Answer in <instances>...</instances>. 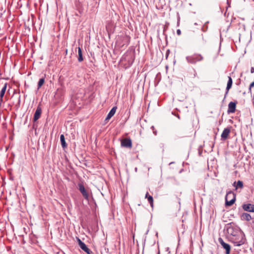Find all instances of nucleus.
Here are the masks:
<instances>
[{"mask_svg": "<svg viewBox=\"0 0 254 254\" xmlns=\"http://www.w3.org/2000/svg\"><path fill=\"white\" fill-rule=\"evenodd\" d=\"M237 235L230 238L231 241L236 246H240L245 243V235L244 233L241 231L238 232Z\"/></svg>", "mask_w": 254, "mask_h": 254, "instance_id": "1", "label": "nucleus"}, {"mask_svg": "<svg viewBox=\"0 0 254 254\" xmlns=\"http://www.w3.org/2000/svg\"><path fill=\"white\" fill-rule=\"evenodd\" d=\"M236 200V194L234 191H228L225 196L226 206H231Z\"/></svg>", "mask_w": 254, "mask_h": 254, "instance_id": "2", "label": "nucleus"}, {"mask_svg": "<svg viewBox=\"0 0 254 254\" xmlns=\"http://www.w3.org/2000/svg\"><path fill=\"white\" fill-rule=\"evenodd\" d=\"M187 61L191 64H195L198 62L203 60V57L199 54H195L193 55L187 56L186 58Z\"/></svg>", "mask_w": 254, "mask_h": 254, "instance_id": "3", "label": "nucleus"}, {"mask_svg": "<svg viewBox=\"0 0 254 254\" xmlns=\"http://www.w3.org/2000/svg\"><path fill=\"white\" fill-rule=\"evenodd\" d=\"M241 231L238 228L234 227L231 225H229L227 227V233L231 237L236 236L238 233V232H240Z\"/></svg>", "mask_w": 254, "mask_h": 254, "instance_id": "4", "label": "nucleus"}, {"mask_svg": "<svg viewBox=\"0 0 254 254\" xmlns=\"http://www.w3.org/2000/svg\"><path fill=\"white\" fill-rule=\"evenodd\" d=\"M242 207L244 211L250 212H254V204H253L244 203Z\"/></svg>", "mask_w": 254, "mask_h": 254, "instance_id": "5", "label": "nucleus"}, {"mask_svg": "<svg viewBox=\"0 0 254 254\" xmlns=\"http://www.w3.org/2000/svg\"><path fill=\"white\" fill-rule=\"evenodd\" d=\"M77 241L80 248L87 254H90V250L87 247L86 245L79 238H77Z\"/></svg>", "mask_w": 254, "mask_h": 254, "instance_id": "6", "label": "nucleus"}, {"mask_svg": "<svg viewBox=\"0 0 254 254\" xmlns=\"http://www.w3.org/2000/svg\"><path fill=\"white\" fill-rule=\"evenodd\" d=\"M219 242L223 247V248L226 250V254H229L230 252V246L229 244L225 243L222 238L219 239Z\"/></svg>", "mask_w": 254, "mask_h": 254, "instance_id": "7", "label": "nucleus"}, {"mask_svg": "<svg viewBox=\"0 0 254 254\" xmlns=\"http://www.w3.org/2000/svg\"><path fill=\"white\" fill-rule=\"evenodd\" d=\"M121 145L127 148H131L132 147L131 140L129 138H125L121 142Z\"/></svg>", "mask_w": 254, "mask_h": 254, "instance_id": "8", "label": "nucleus"}, {"mask_svg": "<svg viewBox=\"0 0 254 254\" xmlns=\"http://www.w3.org/2000/svg\"><path fill=\"white\" fill-rule=\"evenodd\" d=\"M230 132V129L228 127L225 128L223 130L221 137L222 140H225L228 137L229 134Z\"/></svg>", "mask_w": 254, "mask_h": 254, "instance_id": "9", "label": "nucleus"}, {"mask_svg": "<svg viewBox=\"0 0 254 254\" xmlns=\"http://www.w3.org/2000/svg\"><path fill=\"white\" fill-rule=\"evenodd\" d=\"M42 110L41 108L40 107H38L34 115L33 121L34 122H36L38 120L41 115Z\"/></svg>", "mask_w": 254, "mask_h": 254, "instance_id": "10", "label": "nucleus"}, {"mask_svg": "<svg viewBox=\"0 0 254 254\" xmlns=\"http://www.w3.org/2000/svg\"><path fill=\"white\" fill-rule=\"evenodd\" d=\"M236 103L233 102H231L228 104V113H233L235 112L236 110Z\"/></svg>", "mask_w": 254, "mask_h": 254, "instance_id": "11", "label": "nucleus"}, {"mask_svg": "<svg viewBox=\"0 0 254 254\" xmlns=\"http://www.w3.org/2000/svg\"><path fill=\"white\" fill-rule=\"evenodd\" d=\"M117 107L115 106L112 108L109 113H108L107 117L105 119V121L110 120L115 114Z\"/></svg>", "mask_w": 254, "mask_h": 254, "instance_id": "12", "label": "nucleus"}, {"mask_svg": "<svg viewBox=\"0 0 254 254\" xmlns=\"http://www.w3.org/2000/svg\"><path fill=\"white\" fill-rule=\"evenodd\" d=\"M232 83H233V80H232V78L230 76H228V81L227 87H226L227 91L225 93V97H226V95L227 94L229 89L231 88Z\"/></svg>", "mask_w": 254, "mask_h": 254, "instance_id": "13", "label": "nucleus"}, {"mask_svg": "<svg viewBox=\"0 0 254 254\" xmlns=\"http://www.w3.org/2000/svg\"><path fill=\"white\" fill-rule=\"evenodd\" d=\"M7 88V84L5 83L3 87L2 88L0 92V102H2L3 101V97L5 92L6 89Z\"/></svg>", "mask_w": 254, "mask_h": 254, "instance_id": "14", "label": "nucleus"}, {"mask_svg": "<svg viewBox=\"0 0 254 254\" xmlns=\"http://www.w3.org/2000/svg\"><path fill=\"white\" fill-rule=\"evenodd\" d=\"M145 198L147 199L148 202L149 203L150 206L152 208L153 207V197L149 195L148 192H147L145 194Z\"/></svg>", "mask_w": 254, "mask_h": 254, "instance_id": "15", "label": "nucleus"}, {"mask_svg": "<svg viewBox=\"0 0 254 254\" xmlns=\"http://www.w3.org/2000/svg\"><path fill=\"white\" fill-rule=\"evenodd\" d=\"M241 218L243 220H245L246 221H250L252 219V217L251 215L247 213H243L242 214Z\"/></svg>", "mask_w": 254, "mask_h": 254, "instance_id": "16", "label": "nucleus"}, {"mask_svg": "<svg viewBox=\"0 0 254 254\" xmlns=\"http://www.w3.org/2000/svg\"><path fill=\"white\" fill-rule=\"evenodd\" d=\"M83 61V58L82 56V50L80 47L78 48V61L81 62Z\"/></svg>", "mask_w": 254, "mask_h": 254, "instance_id": "17", "label": "nucleus"}, {"mask_svg": "<svg viewBox=\"0 0 254 254\" xmlns=\"http://www.w3.org/2000/svg\"><path fill=\"white\" fill-rule=\"evenodd\" d=\"M83 196L88 201L90 200L91 191H81Z\"/></svg>", "mask_w": 254, "mask_h": 254, "instance_id": "18", "label": "nucleus"}, {"mask_svg": "<svg viewBox=\"0 0 254 254\" xmlns=\"http://www.w3.org/2000/svg\"><path fill=\"white\" fill-rule=\"evenodd\" d=\"M60 140L62 147L64 148L66 147L67 144L66 143L64 136V134H61L60 136Z\"/></svg>", "mask_w": 254, "mask_h": 254, "instance_id": "19", "label": "nucleus"}, {"mask_svg": "<svg viewBox=\"0 0 254 254\" xmlns=\"http://www.w3.org/2000/svg\"><path fill=\"white\" fill-rule=\"evenodd\" d=\"M234 184L235 185L236 182H234ZM243 186V182L241 181H238L237 182V183H236V185H235V189L237 190L238 189H242Z\"/></svg>", "mask_w": 254, "mask_h": 254, "instance_id": "20", "label": "nucleus"}, {"mask_svg": "<svg viewBox=\"0 0 254 254\" xmlns=\"http://www.w3.org/2000/svg\"><path fill=\"white\" fill-rule=\"evenodd\" d=\"M45 82V78H41L39 79L38 83V89H39L44 83Z\"/></svg>", "mask_w": 254, "mask_h": 254, "instance_id": "21", "label": "nucleus"}, {"mask_svg": "<svg viewBox=\"0 0 254 254\" xmlns=\"http://www.w3.org/2000/svg\"><path fill=\"white\" fill-rule=\"evenodd\" d=\"M79 190H85L84 186L81 184H79Z\"/></svg>", "mask_w": 254, "mask_h": 254, "instance_id": "22", "label": "nucleus"}, {"mask_svg": "<svg viewBox=\"0 0 254 254\" xmlns=\"http://www.w3.org/2000/svg\"><path fill=\"white\" fill-rule=\"evenodd\" d=\"M181 33V31L180 29H178L177 30V34L178 35H180Z\"/></svg>", "mask_w": 254, "mask_h": 254, "instance_id": "23", "label": "nucleus"}, {"mask_svg": "<svg viewBox=\"0 0 254 254\" xmlns=\"http://www.w3.org/2000/svg\"><path fill=\"white\" fill-rule=\"evenodd\" d=\"M251 72L252 73H254V67H251Z\"/></svg>", "mask_w": 254, "mask_h": 254, "instance_id": "24", "label": "nucleus"}, {"mask_svg": "<svg viewBox=\"0 0 254 254\" xmlns=\"http://www.w3.org/2000/svg\"><path fill=\"white\" fill-rule=\"evenodd\" d=\"M169 53V50H168V51L167 52V53H166V57H168Z\"/></svg>", "mask_w": 254, "mask_h": 254, "instance_id": "25", "label": "nucleus"}, {"mask_svg": "<svg viewBox=\"0 0 254 254\" xmlns=\"http://www.w3.org/2000/svg\"><path fill=\"white\" fill-rule=\"evenodd\" d=\"M154 133L156 134V131H154Z\"/></svg>", "mask_w": 254, "mask_h": 254, "instance_id": "26", "label": "nucleus"}, {"mask_svg": "<svg viewBox=\"0 0 254 254\" xmlns=\"http://www.w3.org/2000/svg\"><path fill=\"white\" fill-rule=\"evenodd\" d=\"M152 128L153 129H154V126H152Z\"/></svg>", "mask_w": 254, "mask_h": 254, "instance_id": "27", "label": "nucleus"}]
</instances>
